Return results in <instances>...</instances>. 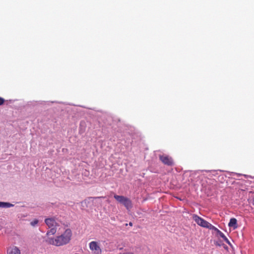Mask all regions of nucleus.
<instances>
[{
    "label": "nucleus",
    "instance_id": "1",
    "mask_svg": "<svg viewBox=\"0 0 254 254\" xmlns=\"http://www.w3.org/2000/svg\"><path fill=\"white\" fill-rule=\"evenodd\" d=\"M72 232L70 229H67L61 235L56 237H48L45 239V242L50 245L56 246H61L68 244L71 238Z\"/></svg>",
    "mask_w": 254,
    "mask_h": 254
},
{
    "label": "nucleus",
    "instance_id": "2",
    "mask_svg": "<svg viewBox=\"0 0 254 254\" xmlns=\"http://www.w3.org/2000/svg\"><path fill=\"white\" fill-rule=\"evenodd\" d=\"M45 223L50 229L46 233V235L49 237L50 235H54L57 232V228L59 226L58 223L54 218H48L45 220Z\"/></svg>",
    "mask_w": 254,
    "mask_h": 254
},
{
    "label": "nucleus",
    "instance_id": "3",
    "mask_svg": "<svg viewBox=\"0 0 254 254\" xmlns=\"http://www.w3.org/2000/svg\"><path fill=\"white\" fill-rule=\"evenodd\" d=\"M192 218L194 221L199 226L204 227L208 228L209 229H212L214 228V227L210 223H208L203 219L199 217L196 215H193L192 216Z\"/></svg>",
    "mask_w": 254,
    "mask_h": 254
},
{
    "label": "nucleus",
    "instance_id": "4",
    "mask_svg": "<svg viewBox=\"0 0 254 254\" xmlns=\"http://www.w3.org/2000/svg\"><path fill=\"white\" fill-rule=\"evenodd\" d=\"M114 197L117 201L125 205V206H129L131 204V200L127 197L117 194L114 195Z\"/></svg>",
    "mask_w": 254,
    "mask_h": 254
},
{
    "label": "nucleus",
    "instance_id": "5",
    "mask_svg": "<svg viewBox=\"0 0 254 254\" xmlns=\"http://www.w3.org/2000/svg\"><path fill=\"white\" fill-rule=\"evenodd\" d=\"M159 159L160 161L165 165L167 166H173L174 165V162L173 158L167 155H160Z\"/></svg>",
    "mask_w": 254,
    "mask_h": 254
},
{
    "label": "nucleus",
    "instance_id": "6",
    "mask_svg": "<svg viewBox=\"0 0 254 254\" xmlns=\"http://www.w3.org/2000/svg\"><path fill=\"white\" fill-rule=\"evenodd\" d=\"M89 248L94 254H101V249L98 243L92 241L89 243Z\"/></svg>",
    "mask_w": 254,
    "mask_h": 254
},
{
    "label": "nucleus",
    "instance_id": "7",
    "mask_svg": "<svg viewBox=\"0 0 254 254\" xmlns=\"http://www.w3.org/2000/svg\"><path fill=\"white\" fill-rule=\"evenodd\" d=\"M7 254H20V250L16 246H13L8 249Z\"/></svg>",
    "mask_w": 254,
    "mask_h": 254
},
{
    "label": "nucleus",
    "instance_id": "8",
    "mask_svg": "<svg viewBox=\"0 0 254 254\" xmlns=\"http://www.w3.org/2000/svg\"><path fill=\"white\" fill-rule=\"evenodd\" d=\"M228 226L229 227L233 228V229H235L237 228V220L235 218H231L230 220V222L228 224Z\"/></svg>",
    "mask_w": 254,
    "mask_h": 254
},
{
    "label": "nucleus",
    "instance_id": "9",
    "mask_svg": "<svg viewBox=\"0 0 254 254\" xmlns=\"http://www.w3.org/2000/svg\"><path fill=\"white\" fill-rule=\"evenodd\" d=\"M96 197H88V198L84 200V201L82 202V204L84 203L85 205H92L91 202H92L94 199H96Z\"/></svg>",
    "mask_w": 254,
    "mask_h": 254
},
{
    "label": "nucleus",
    "instance_id": "10",
    "mask_svg": "<svg viewBox=\"0 0 254 254\" xmlns=\"http://www.w3.org/2000/svg\"><path fill=\"white\" fill-rule=\"evenodd\" d=\"M39 223V220L38 219H34L30 222V225L33 227H35Z\"/></svg>",
    "mask_w": 254,
    "mask_h": 254
},
{
    "label": "nucleus",
    "instance_id": "11",
    "mask_svg": "<svg viewBox=\"0 0 254 254\" xmlns=\"http://www.w3.org/2000/svg\"><path fill=\"white\" fill-rule=\"evenodd\" d=\"M0 206H13V205L9 203L0 202Z\"/></svg>",
    "mask_w": 254,
    "mask_h": 254
},
{
    "label": "nucleus",
    "instance_id": "12",
    "mask_svg": "<svg viewBox=\"0 0 254 254\" xmlns=\"http://www.w3.org/2000/svg\"><path fill=\"white\" fill-rule=\"evenodd\" d=\"M213 229H214L216 231L217 234L220 236V237H221L222 238L225 237V235L218 229L215 227Z\"/></svg>",
    "mask_w": 254,
    "mask_h": 254
},
{
    "label": "nucleus",
    "instance_id": "13",
    "mask_svg": "<svg viewBox=\"0 0 254 254\" xmlns=\"http://www.w3.org/2000/svg\"><path fill=\"white\" fill-rule=\"evenodd\" d=\"M4 102L5 100L3 98L0 97V106L3 105Z\"/></svg>",
    "mask_w": 254,
    "mask_h": 254
},
{
    "label": "nucleus",
    "instance_id": "14",
    "mask_svg": "<svg viewBox=\"0 0 254 254\" xmlns=\"http://www.w3.org/2000/svg\"><path fill=\"white\" fill-rule=\"evenodd\" d=\"M228 244H229V245H231V243L230 242V241H229V240L227 239H226L225 241Z\"/></svg>",
    "mask_w": 254,
    "mask_h": 254
},
{
    "label": "nucleus",
    "instance_id": "15",
    "mask_svg": "<svg viewBox=\"0 0 254 254\" xmlns=\"http://www.w3.org/2000/svg\"><path fill=\"white\" fill-rule=\"evenodd\" d=\"M223 239H224V241H225L226 239H227V238L225 236V237L223 238Z\"/></svg>",
    "mask_w": 254,
    "mask_h": 254
},
{
    "label": "nucleus",
    "instance_id": "16",
    "mask_svg": "<svg viewBox=\"0 0 254 254\" xmlns=\"http://www.w3.org/2000/svg\"><path fill=\"white\" fill-rule=\"evenodd\" d=\"M223 239H224V241H225L226 239H227V238L225 236V237L223 238Z\"/></svg>",
    "mask_w": 254,
    "mask_h": 254
},
{
    "label": "nucleus",
    "instance_id": "17",
    "mask_svg": "<svg viewBox=\"0 0 254 254\" xmlns=\"http://www.w3.org/2000/svg\"><path fill=\"white\" fill-rule=\"evenodd\" d=\"M129 225L130 226H132V223L131 222H130V223H129Z\"/></svg>",
    "mask_w": 254,
    "mask_h": 254
},
{
    "label": "nucleus",
    "instance_id": "18",
    "mask_svg": "<svg viewBox=\"0 0 254 254\" xmlns=\"http://www.w3.org/2000/svg\"><path fill=\"white\" fill-rule=\"evenodd\" d=\"M207 195H211V194H210V193H208V194H207Z\"/></svg>",
    "mask_w": 254,
    "mask_h": 254
}]
</instances>
